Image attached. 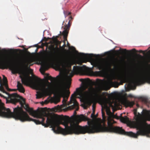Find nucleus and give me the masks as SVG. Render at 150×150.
I'll use <instances>...</instances> for the list:
<instances>
[{"instance_id":"1","label":"nucleus","mask_w":150,"mask_h":150,"mask_svg":"<svg viewBox=\"0 0 150 150\" xmlns=\"http://www.w3.org/2000/svg\"><path fill=\"white\" fill-rule=\"evenodd\" d=\"M8 96L10 97L11 103L16 104L17 102H19L21 107L28 112L30 115L34 117L41 118V121L30 118L22 108L19 107L14 108L13 113L9 108L7 109L0 105V116L6 118L13 117L22 122L32 121L37 125L42 124L45 127L50 126L54 132L61 133L64 135L73 134H84V126H81L79 125L80 122L84 121L83 115H76V120L70 122L68 116H62L60 117L58 120L60 123L65 126V128L64 129L59 126L57 118L56 116L51 115L47 117L46 123H45L44 117L46 116L47 114L43 109L38 111L34 110L33 108H29L28 105L25 104V100L22 97L16 93L9 95Z\"/></svg>"},{"instance_id":"2","label":"nucleus","mask_w":150,"mask_h":150,"mask_svg":"<svg viewBox=\"0 0 150 150\" xmlns=\"http://www.w3.org/2000/svg\"><path fill=\"white\" fill-rule=\"evenodd\" d=\"M57 77L58 78V79L57 80L56 78L52 77L47 74L46 82L49 85H51V84L48 81V80H51L52 81L53 86H48L47 88L44 86L42 92L37 93L36 95V98L37 99H39L42 97L44 96H50L54 93L55 91L60 96L63 98L62 103L65 106L66 105L67 101L70 93L69 91L67 90L65 87L63 75H58Z\"/></svg>"},{"instance_id":"3","label":"nucleus","mask_w":150,"mask_h":150,"mask_svg":"<svg viewBox=\"0 0 150 150\" xmlns=\"http://www.w3.org/2000/svg\"><path fill=\"white\" fill-rule=\"evenodd\" d=\"M100 85L99 86L94 88L92 86L89 88L88 91H85L84 87H81L76 88V91L73 94L71 97L69 104L73 103V105L69 107L70 110L76 108L74 111V115L76 114V111L79 110V104L76 100L75 98H95L98 96V94L101 90V86L103 84V81H100L98 82Z\"/></svg>"},{"instance_id":"4","label":"nucleus","mask_w":150,"mask_h":150,"mask_svg":"<svg viewBox=\"0 0 150 150\" xmlns=\"http://www.w3.org/2000/svg\"><path fill=\"white\" fill-rule=\"evenodd\" d=\"M119 80L122 81L124 82H129V86H131L132 84L134 85H139L144 83L145 80L150 81V74L144 78L139 77L134 79L131 78V76H120L119 77Z\"/></svg>"},{"instance_id":"5","label":"nucleus","mask_w":150,"mask_h":150,"mask_svg":"<svg viewBox=\"0 0 150 150\" xmlns=\"http://www.w3.org/2000/svg\"><path fill=\"white\" fill-rule=\"evenodd\" d=\"M88 71V68L84 65L82 66H74L73 71L69 76H67L66 79L67 83L70 86L71 81V78L74 74L84 75L87 73Z\"/></svg>"},{"instance_id":"6","label":"nucleus","mask_w":150,"mask_h":150,"mask_svg":"<svg viewBox=\"0 0 150 150\" xmlns=\"http://www.w3.org/2000/svg\"><path fill=\"white\" fill-rule=\"evenodd\" d=\"M69 57L67 54H63L60 57L59 61L51 62L55 67L58 70L65 68L69 61Z\"/></svg>"},{"instance_id":"7","label":"nucleus","mask_w":150,"mask_h":150,"mask_svg":"<svg viewBox=\"0 0 150 150\" xmlns=\"http://www.w3.org/2000/svg\"><path fill=\"white\" fill-rule=\"evenodd\" d=\"M72 19L73 18L71 16L69 17V20L68 23L67 24H66L65 25V27L64 28V30L62 33V35L63 36L64 44L62 47L60 45L59 47L61 49L63 50L64 49V48L66 47L65 41H67V37L71 25V21L72 20Z\"/></svg>"},{"instance_id":"8","label":"nucleus","mask_w":150,"mask_h":150,"mask_svg":"<svg viewBox=\"0 0 150 150\" xmlns=\"http://www.w3.org/2000/svg\"><path fill=\"white\" fill-rule=\"evenodd\" d=\"M100 101L101 103L102 109L101 112L102 116L103 118L105 117V113L104 110H105L106 112H110V108L107 105V99L106 97L100 99Z\"/></svg>"},{"instance_id":"9","label":"nucleus","mask_w":150,"mask_h":150,"mask_svg":"<svg viewBox=\"0 0 150 150\" xmlns=\"http://www.w3.org/2000/svg\"><path fill=\"white\" fill-rule=\"evenodd\" d=\"M3 83H2L1 78L0 77V84H1V86H0V91H1L4 93H5L7 94H8V96L10 94H9L4 89V87L3 86H4L7 90L10 91V89L8 88L7 83V78L4 75H3Z\"/></svg>"},{"instance_id":"10","label":"nucleus","mask_w":150,"mask_h":150,"mask_svg":"<svg viewBox=\"0 0 150 150\" xmlns=\"http://www.w3.org/2000/svg\"><path fill=\"white\" fill-rule=\"evenodd\" d=\"M50 67L49 64L48 62H43L41 65V67L40 70L42 74H43L46 70L49 68Z\"/></svg>"},{"instance_id":"11","label":"nucleus","mask_w":150,"mask_h":150,"mask_svg":"<svg viewBox=\"0 0 150 150\" xmlns=\"http://www.w3.org/2000/svg\"><path fill=\"white\" fill-rule=\"evenodd\" d=\"M81 57H82V60L83 62H86V60H91L92 59V57L93 56V54H86L83 53L81 54Z\"/></svg>"},{"instance_id":"12","label":"nucleus","mask_w":150,"mask_h":150,"mask_svg":"<svg viewBox=\"0 0 150 150\" xmlns=\"http://www.w3.org/2000/svg\"><path fill=\"white\" fill-rule=\"evenodd\" d=\"M128 52H138L140 53H144V52L142 50H140L139 51H137L135 49H134L130 51H128L126 49H124L122 50L121 53L122 54H126Z\"/></svg>"},{"instance_id":"13","label":"nucleus","mask_w":150,"mask_h":150,"mask_svg":"<svg viewBox=\"0 0 150 150\" xmlns=\"http://www.w3.org/2000/svg\"><path fill=\"white\" fill-rule=\"evenodd\" d=\"M52 50V52L50 51L48 52V53L50 54L49 57L51 58L53 57V55L54 54H56L59 51V49L57 47H55L53 48Z\"/></svg>"},{"instance_id":"14","label":"nucleus","mask_w":150,"mask_h":150,"mask_svg":"<svg viewBox=\"0 0 150 150\" xmlns=\"http://www.w3.org/2000/svg\"><path fill=\"white\" fill-rule=\"evenodd\" d=\"M124 105L126 107H132L134 104V101H130L126 99L123 101Z\"/></svg>"},{"instance_id":"15","label":"nucleus","mask_w":150,"mask_h":150,"mask_svg":"<svg viewBox=\"0 0 150 150\" xmlns=\"http://www.w3.org/2000/svg\"><path fill=\"white\" fill-rule=\"evenodd\" d=\"M108 84L111 86L115 87L117 88L120 85V83L117 81H113L111 80L108 81L107 82Z\"/></svg>"},{"instance_id":"16","label":"nucleus","mask_w":150,"mask_h":150,"mask_svg":"<svg viewBox=\"0 0 150 150\" xmlns=\"http://www.w3.org/2000/svg\"><path fill=\"white\" fill-rule=\"evenodd\" d=\"M17 87L18 91L20 92L24 93L25 90L22 84L19 81H18Z\"/></svg>"},{"instance_id":"17","label":"nucleus","mask_w":150,"mask_h":150,"mask_svg":"<svg viewBox=\"0 0 150 150\" xmlns=\"http://www.w3.org/2000/svg\"><path fill=\"white\" fill-rule=\"evenodd\" d=\"M120 120L122 122L124 123H127L129 121V118L127 116H125V117H120Z\"/></svg>"},{"instance_id":"18","label":"nucleus","mask_w":150,"mask_h":150,"mask_svg":"<svg viewBox=\"0 0 150 150\" xmlns=\"http://www.w3.org/2000/svg\"><path fill=\"white\" fill-rule=\"evenodd\" d=\"M92 72L93 73V75L95 76H100L102 74V72L101 71H92Z\"/></svg>"},{"instance_id":"19","label":"nucleus","mask_w":150,"mask_h":150,"mask_svg":"<svg viewBox=\"0 0 150 150\" xmlns=\"http://www.w3.org/2000/svg\"><path fill=\"white\" fill-rule=\"evenodd\" d=\"M58 38V36H56V37H54V36L52 38V40L54 42H59V44H60L61 43V42L59 41L57 39V38Z\"/></svg>"},{"instance_id":"20","label":"nucleus","mask_w":150,"mask_h":150,"mask_svg":"<svg viewBox=\"0 0 150 150\" xmlns=\"http://www.w3.org/2000/svg\"><path fill=\"white\" fill-rule=\"evenodd\" d=\"M112 65V64L110 62H107L105 65V67L107 68L108 69H110L111 66Z\"/></svg>"},{"instance_id":"21","label":"nucleus","mask_w":150,"mask_h":150,"mask_svg":"<svg viewBox=\"0 0 150 150\" xmlns=\"http://www.w3.org/2000/svg\"><path fill=\"white\" fill-rule=\"evenodd\" d=\"M94 66L95 67H97L99 70H101L103 67L102 65L97 64H96L94 65Z\"/></svg>"},{"instance_id":"22","label":"nucleus","mask_w":150,"mask_h":150,"mask_svg":"<svg viewBox=\"0 0 150 150\" xmlns=\"http://www.w3.org/2000/svg\"><path fill=\"white\" fill-rule=\"evenodd\" d=\"M92 102L93 101L91 100H88L86 101V103L88 105L90 106L91 105Z\"/></svg>"},{"instance_id":"23","label":"nucleus","mask_w":150,"mask_h":150,"mask_svg":"<svg viewBox=\"0 0 150 150\" xmlns=\"http://www.w3.org/2000/svg\"><path fill=\"white\" fill-rule=\"evenodd\" d=\"M64 15L65 17H66L68 15L71 14V13L67 11H64Z\"/></svg>"},{"instance_id":"24","label":"nucleus","mask_w":150,"mask_h":150,"mask_svg":"<svg viewBox=\"0 0 150 150\" xmlns=\"http://www.w3.org/2000/svg\"><path fill=\"white\" fill-rule=\"evenodd\" d=\"M95 106L94 104L93 105V112L91 114V117H93V116H94V112H95Z\"/></svg>"},{"instance_id":"25","label":"nucleus","mask_w":150,"mask_h":150,"mask_svg":"<svg viewBox=\"0 0 150 150\" xmlns=\"http://www.w3.org/2000/svg\"><path fill=\"white\" fill-rule=\"evenodd\" d=\"M127 96L128 97H130V98H134V96L131 94H128L127 95Z\"/></svg>"},{"instance_id":"26","label":"nucleus","mask_w":150,"mask_h":150,"mask_svg":"<svg viewBox=\"0 0 150 150\" xmlns=\"http://www.w3.org/2000/svg\"><path fill=\"white\" fill-rule=\"evenodd\" d=\"M49 101L47 100H45L44 101V103L45 104H47L49 103Z\"/></svg>"},{"instance_id":"27","label":"nucleus","mask_w":150,"mask_h":150,"mask_svg":"<svg viewBox=\"0 0 150 150\" xmlns=\"http://www.w3.org/2000/svg\"><path fill=\"white\" fill-rule=\"evenodd\" d=\"M106 94H107V93L106 92H103L102 93V95L103 96H105Z\"/></svg>"},{"instance_id":"28","label":"nucleus","mask_w":150,"mask_h":150,"mask_svg":"<svg viewBox=\"0 0 150 150\" xmlns=\"http://www.w3.org/2000/svg\"><path fill=\"white\" fill-rule=\"evenodd\" d=\"M121 51V50H117L116 51V52L118 53H119Z\"/></svg>"},{"instance_id":"29","label":"nucleus","mask_w":150,"mask_h":150,"mask_svg":"<svg viewBox=\"0 0 150 150\" xmlns=\"http://www.w3.org/2000/svg\"><path fill=\"white\" fill-rule=\"evenodd\" d=\"M20 78H21V80H22V76L20 75Z\"/></svg>"},{"instance_id":"30","label":"nucleus","mask_w":150,"mask_h":150,"mask_svg":"<svg viewBox=\"0 0 150 150\" xmlns=\"http://www.w3.org/2000/svg\"><path fill=\"white\" fill-rule=\"evenodd\" d=\"M32 62H28V64H30Z\"/></svg>"},{"instance_id":"31","label":"nucleus","mask_w":150,"mask_h":150,"mask_svg":"<svg viewBox=\"0 0 150 150\" xmlns=\"http://www.w3.org/2000/svg\"><path fill=\"white\" fill-rule=\"evenodd\" d=\"M0 96H3L0 93Z\"/></svg>"},{"instance_id":"32","label":"nucleus","mask_w":150,"mask_h":150,"mask_svg":"<svg viewBox=\"0 0 150 150\" xmlns=\"http://www.w3.org/2000/svg\"><path fill=\"white\" fill-rule=\"evenodd\" d=\"M50 43H52V41H50Z\"/></svg>"},{"instance_id":"33","label":"nucleus","mask_w":150,"mask_h":150,"mask_svg":"<svg viewBox=\"0 0 150 150\" xmlns=\"http://www.w3.org/2000/svg\"><path fill=\"white\" fill-rule=\"evenodd\" d=\"M149 53H150V50H149Z\"/></svg>"},{"instance_id":"34","label":"nucleus","mask_w":150,"mask_h":150,"mask_svg":"<svg viewBox=\"0 0 150 150\" xmlns=\"http://www.w3.org/2000/svg\"><path fill=\"white\" fill-rule=\"evenodd\" d=\"M83 80V79H80V80L81 81V80Z\"/></svg>"},{"instance_id":"35","label":"nucleus","mask_w":150,"mask_h":150,"mask_svg":"<svg viewBox=\"0 0 150 150\" xmlns=\"http://www.w3.org/2000/svg\"><path fill=\"white\" fill-rule=\"evenodd\" d=\"M67 44H68V45L69 44V43H68V41H67Z\"/></svg>"},{"instance_id":"36","label":"nucleus","mask_w":150,"mask_h":150,"mask_svg":"<svg viewBox=\"0 0 150 150\" xmlns=\"http://www.w3.org/2000/svg\"><path fill=\"white\" fill-rule=\"evenodd\" d=\"M112 62H115V61H113Z\"/></svg>"},{"instance_id":"37","label":"nucleus","mask_w":150,"mask_h":150,"mask_svg":"<svg viewBox=\"0 0 150 150\" xmlns=\"http://www.w3.org/2000/svg\"><path fill=\"white\" fill-rule=\"evenodd\" d=\"M48 39H51V38H48Z\"/></svg>"}]
</instances>
